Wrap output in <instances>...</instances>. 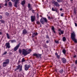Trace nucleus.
Wrapping results in <instances>:
<instances>
[{"instance_id": "6", "label": "nucleus", "mask_w": 77, "mask_h": 77, "mask_svg": "<svg viewBox=\"0 0 77 77\" xmlns=\"http://www.w3.org/2000/svg\"><path fill=\"white\" fill-rule=\"evenodd\" d=\"M19 69L20 72L21 71L22 69V65H19L17 66V68L16 69V70Z\"/></svg>"}, {"instance_id": "9", "label": "nucleus", "mask_w": 77, "mask_h": 77, "mask_svg": "<svg viewBox=\"0 0 77 77\" xmlns=\"http://www.w3.org/2000/svg\"><path fill=\"white\" fill-rule=\"evenodd\" d=\"M20 47V44H18L17 46H16V47H15L14 49V50L15 51H17V50H18V48H19V47Z\"/></svg>"}, {"instance_id": "48", "label": "nucleus", "mask_w": 77, "mask_h": 77, "mask_svg": "<svg viewBox=\"0 0 77 77\" xmlns=\"http://www.w3.org/2000/svg\"><path fill=\"white\" fill-rule=\"evenodd\" d=\"M2 32H0V35H2Z\"/></svg>"}, {"instance_id": "5", "label": "nucleus", "mask_w": 77, "mask_h": 77, "mask_svg": "<svg viewBox=\"0 0 77 77\" xmlns=\"http://www.w3.org/2000/svg\"><path fill=\"white\" fill-rule=\"evenodd\" d=\"M52 3L54 5H55L56 6H57V7H59V6H60V5H59V3L57 2L52 1Z\"/></svg>"}, {"instance_id": "44", "label": "nucleus", "mask_w": 77, "mask_h": 77, "mask_svg": "<svg viewBox=\"0 0 77 77\" xmlns=\"http://www.w3.org/2000/svg\"><path fill=\"white\" fill-rule=\"evenodd\" d=\"M32 13H35V11L34 10H32Z\"/></svg>"}, {"instance_id": "46", "label": "nucleus", "mask_w": 77, "mask_h": 77, "mask_svg": "<svg viewBox=\"0 0 77 77\" xmlns=\"http://www.w3.org/2000/svg\"><path fill=\"white\" fill-rule=\"evenodd\" d=\"M49 41H46V43H47V44H48V43H49Z\"/></svg>"}, {"instance_id": "43", "label": "nucleus", "mask_w": 77, "mask_h": 77, "mask_svg": "<svg viewBox=\"0 0 77 77\" xmlns=\"http://www.w3.org/2000/svg\"><path fill=\"white\" fill-rule=\"evenodd\" d=\"M75 27H77V23H75Z\"/></svg>"}, {"instance_id": "40", "label": "nucleus", "mask_w": 77, "mask_h": 77, "mask_svg": "<svg viewBox=\"0 0 77 77\" xmlns=\"http://www.w3.org/2000/svg\"><path fill=\"white\" fill-rule=\"evenodd\" d=\"M6 53H7V52L6 51H5V52L4 53H3V55H5V54H6Z\"/></svg>"}, {"instance_id": "13", "label": "nucleus", "mask_w": 77, "mask_h": 77, "mask_svg": "<svg viewBox=\"0 0 77 77\" xmlns=\"http://www.w3.org/2000/svg\"><path fill=\"white\" fill-rule=\"evenodd\" d=\"M27 33V30H26V29H24L23 30L22 34H23V35H26V34Z\"/></svg>"}, {"instance_id": "11", "label": "nucleus", "mask_w": 77, "mask_h": 77, "mask_svg": "<svg viewBox=\"0 0 77 77\" xmlns=\"http://www.w3.org/2000/svg\"><path fill=\"white\" fill-rule=\"evenodd\" d=\"M35 17L34 16H31V20L32 22H33V21H35Z\"/></svg>"}, {"instance_id": "17", "label": "nucleus", "mask_w": 77, "mask_h": 77, "mask_svg": "<svg viewBox=\"0 0 77 77\" xmlns=\"http://www.w3.org/2000/svg\"><path fill=\"white\" fill-rule=\"evenodd\" d=\"M25 0H23L22 2L21 5H23V6H24V5H25Z\"/></svg>"}, {"instance_id": "7", "label": "nucleus", "mask_w": 77, "mask_h": 77, "mask_svg": "<svg viewBox=\"0 0 77 77\" xmlns=\"http://www.w3.org/2000/svg\"><path fill=\"white\" fill-rule=\"evenodd\" d=\"M25 71H27L30 67V66L26 64L25 65Z\"/></svg>"}, {"instance_id": "59", "label": "nucleus", "mask_w": 77, "mask_h": 77, "mask_svg": "<svg viewBox=\"0 0 77 77\" xmlns=\"http://www.w3.org/2000/svg\"><path fill=\"white\" fill-rule=\"evenodd\" d=\"M8 1H9V0H8Z\"/></svg>"}, {"instance_id": "23", "label": "nucleus", "mask_w": 77, "mask_h": 77, "mask_svg": "<svg viewBox=\"0 0 77 77\" xmlns=\"http://www.w3.org/2000/svg\"><path fill=\"white\" fill-rule=\"evenodd\" d=\"M63 41L65 42L66 41V38H65V37H63Z\"/></svg>"}, {"instance_id": "36", "label": "nucleus", "mask_w": 77, "mask_h": 77, "mask_svg": "<svg viewBox=\"0 0 77 77\" xmlns=\"http://www.w3.org/2000/svg\"><path fill=\"white\" fill-rule=\"evenodd\" d=\"M37 24H40V22H39V21H37Z\"/></svg>"}, {"instance_id": "35", "label": "nucleus", "mask_w": 77, "mask_h": 77, "mask_svg": "<svg viewBox=\"0 0 77 77\" xmlns=\"http://www.w3.org/2000/svg\"><path fill=\"white\" fill-rule=\"evenodd\" d=\"M57 0V2H62V0Z\"/></svg>"}, {"instance_id": "50", "label": "nucleus", "mask_w": 77, "mask_h": 77, "mask_svg": "<svg viewBox=\"0 0 77 77\" xmlns=\"http://www.w3.org/2000/svg\"><path fill=\"white\" fill-rule=\"evenodd\" d=\"M60 11H62V8H61L60 9Z\"/></svg>"}, {"instance_id": "31", "label": "nucleus", "mask_w": 77, "mask_h": 77, "mask_svg": "<svg viewBox=\"0 0 77 77\" xmlns=\"http://www.w3.org/2000/svg\"><path fill=\"white\" fill-rule=\"evenodd\" d=\"M2 7H3V5L0 4V8H2Z\"/></svg>"}, {"instance_id": "57", "label": "nucleus", "mask_w": 77, "mask_h": 77, "mask_svg": "<svg viewBox=\"0 0 77 77\" xmlns=\"http://www.w3.org/2000/svg\"><path fill=\"white\" fill-rule=\"evenodd\" d=\"M0 68H1V66H0Z\"/></svg>"}, {"instance_id": "54", "label": "nucleus", "mask_w": 77, "mask_h": 77, "mask_svg": "<svg viewBox=\"0 0 77 77\" xmlns=\"http://www.w3.org/2000/svg\"><path fill=\"white\" fill-rule=\"evenodd\" d=\"M55 54H56V55H57H57H57V54L56 53Z\"/></svg>"}, {"instance_id": "29", "label": "nucleus", "mask_w": 77, "mask_h": 77, "mask_svg": "<svg viewBox=\"0 0 77 77\" xmlns=\"http://www.w3.org/2000/svg\"><path fill=\"white\" fill-rule=\"evenodd\" d=\"M41 57V55L40 54L37 55V57Z\"/></svg>"}, {"instance_id": "34", "label": "nucleus", "mask_w": 77, "mask_h": 77, "mask_svg": "<svg viewBox=\"0 0 77 77\" xmlns=\"http://www.w3.org/2000/svg\"><path fill=\"white\" fill-rule=\"evenodd\" d=\"M63 13H62L60 14L61 17H63Z\"/></svg>"}, {"instance_id": "28", "label": "nucleus", "mask_w": 77, "mask_h": 77, "mask_svg": "<svg viewBox=\"0 0 77 77\" xmlns=\"http://www.w3.org/2000/svg\"><path fill=\"white\" fill-rule=\"evenodd\" d=\"M33 56H36V57H37L38 54H33Z\"/></svg>"}, {"instance_id": "10", "label": "nucleus", "mask_w": 77, "mask_h": 77, "mask_svg": "<svg viewBox=\"0 0 77 77\" xmlns=\"http://www.w3.org/2000/svg\"><path fill=\"white\" fill-rule=\"evenodd\" d=\"M28 7L29 9V11H31L32 10V6H31V5L29 3L28 4Z\"/></svg>"}, {"instance_id": "18", "label": "nucleus", "mask_w": 77, "mask_h": 77, "mask_svg": "<svg viewBox=\"0 0 77 77\" xmlns=\"http://www.w3.org/2000/svg\"><path fill=\"white\" fill-rule=\"evenodd\" d=\"M37 33H34V34H33L32 36V37H35V36H36V35H37Z\"/></svg>"}, {"instance_id": "24", "label": "nucleus", "mask_w": 77, "mask_h": 77, "mask_svg": "<svg viewBox=\"0 0 77 77\" xmlns=\"http://www.w3.org/2000/svg\"><path fill=\"white\" fill-rule=\"evenodd\" d=\"M8 5L9 6H12V3L11 2H9L8 3Z\"/></svg>"}, {"instance_id": "37", "label": "nucleus", "mask_w": 77, "mask_h": 77, "mask_svg": "<svg viewBox=\"0 0 77 77\" xmlns=\"http://www.w3.org/2000/svg\"><path fill=\"white\" fill-rule=\"evenodd\" d=\"M57 57L58 59H59L60 58V56L59 55H57Z\"/></svg>"}, {"instance_id": "14", "label": "nucleus", "mask_w": 77, "mask_h": 77, "mask_svg": "<svg viewBox=\"0 0 77 77\" xmlns=\"http://www.w3.org/2000/svg\"><path fill=\"white\" fill-rule=\"evenodd\" d=\"M62 61L63 63H65L66 62V60L64 58H63L62 59Z\"/></svg>"}, {"instance_id": "53", "label": "nucleus", "mask_w": 77, "mask_h": 77, "mask_svg": "<svg viewBox=\"0 0 77 77\" xmlns=\"http://www.w3.org/2000/svg\"><path fill=\"white\" fill-rule=\"evenodd\" d=\"M74 57H76V55H75L74 56Z\"/></svg>"}, {"instance_id": "47", "label": "nucleus", "mask_w": 77, "mask_h": 77, "mask_svg": "<svg viewBox=\"0 0 77 77\" xmlns=\"http://www.w3.org/2000/svg\"><path fill=\"white\" fill-rule=\"evenodd\" d=\"M37 18H39V16H38V14H37Z\"/></svg>"}, {"instance_id": "55", "label": "nucleus", "mask_w": 77, "mask_h": 77, "mask_svg": "<svg viewBox=\"0 0 77 77\" xmlns=\"http://www.w3.org/2000/svg\"><path fill=\"white\" fill-rule=\"evenodd\" d=\"M74 13H75V14H76V13H75V11H74Z\"/></svg>"}, {"instance_id": "21", "label": "nucleus", "mask_w": 77, "mask_h": 77, "mask_svg": "<svg viewBox=\"0 0 77 77\" xmlns=\"http://www.w3.org/2000/svg\"><path fill=\"white\" fill-rule=\"evenodd\" d=\"M62 52L63 53V54H65L66 52V50H65V49H63V50H62Z\"/></svg>"}, {"instance_id": "42", "label": "nucleus", "mask_w": 77, "mask_h": 77, "mask_svg": "<svg viewBox=\"0 0 77 77\" xmlns=\"http://www.w3.org/2000/svg\"><path fill=\"white\" fill-rule=\"evenodd\" d=\"M18 77H23V75H18Z\"/></svg>"}, {"instance_id": "26", "label": "nucleus", "mask_w": 77, "mask_h": 77, "mask_svg": "<svg viewBox=\"0 0 77 77\" xmlns=\"http://www.w3.org/2000/svg\"><path fill=\"white\" fill-rule=\"evenodd\" d=\"M11 42L12 43L13 42H16V41H15V40H11Z\"/></svg>"}, {"instance_id": "45", "label": "nucleus", "mask_w": 77, "mask_h": 77, "mask_svg": "<svg viewBox=\"0 0 77 77\" xmlns=\"http://www.w3.org/2000/svg\"><path fill=\"white\" fill-rule=\"evenodd\" d=\"M2 16H0V19H2Z\"/></svg>"}, {"instance_id": "15", "label": "nucleus", "mask_w": 77, "mask_h": 77, "mask_svg": "<svg viewBox=\"0 0 77 77\" xmlns=\"http://www.w3.org/2000/svg\"><path fill=\"white\" fill-rule=\"evenodd\" d=\"M52 11H55L56 12H58V10H57V9H54V8L53 7L52 8Z\"/></svg>"}, {"instance_id": "27", "label": "nucleus", "mask_w": 77, "mask_h": 77, "mask_svg": "<svg viewBox=\"0 0 77 77\" xmlns=\"http://www.w3.org/2000/svg\"><path fill=\"white\" fill-rule=\"evenodd\" d=\"M5 15H6V16H9V14L8 13L6 12L5 13Z\"/></svg>"}, {"instance_id": "8", "label": "nucleus", "mask_w": 77, "mask_h": 77, "mask_svg": "<svg viewBox=\"0 0 77 77\" xmlns=\"http://www.w3.org/2000/svg\"><path fill=\"white\" fill-rule=\"evenodd\" d=\"M5 45L6 46V48H10L11 46L10 45V44L9 42L6 43L5 44Z\"/></svg>"}, {"instance_id": "49", "label": "nucleus", "mask_w": 77, "mask_h": 77, "mask_svg": "<svg viewBox=\"0 0 77 77\" xmlns=\"http://www.w3.org/2000/svg\"><path fill=\"white\" fill-rule=\"evenodd\" d=\"M56 43H58V41H55Z\"/></svg>"}, {"instance_id": "56", "label": "nucleus", "mask_w": 77, "mask_h": 77, "mask_svg": "<svg viewBox=\"0 0 77 77\" xmlns=\"http://www.w3.org/2000/svg\"><path fill=\"white\" fill-rule=\"evenodd\" d=\"M1 50L0 49V52H1Z\"/></svg>"}, {"instance_id": "16", "label": "nucleus", "mask_w": 77, "mask_h": 77, "mask_svg": "<svg viewBox=\"0 0 77 77\" xmlns=\"http://www.w3.org/2000/svg\"><path fill=\"white\" fill-rule=\"evenodd\" d=\"M51 29H52V31H53V32H54V33H55V31H54V26H52Z\"/></svg>"}, {"instance_id": "51", "label": "nucleus", "mask_w": 77, "mask_h": 77, "mask_svg": "<svg viewBox=\"0 0 77 77\" xmlns=\"http://www.w3.org/2000/svg\"><path fill=\"white\" fill-rule=\"evenodd\" d=\"M48 19H50V16H49L48 17Z\"/></svg>"}, {"instance_id": "1", "label": "nucleus", "mask_w": 77, "mask_h": 77, "mask_svg": "<svg viewBox=\"0 0 77 77\" xmlns=\"http://www.w3.org/2000/svg\"><path fill=\"white\" fill-rule=\"evenodd\" d=\"M31 51H32V50L30 49L28 50L23 49V50L22 54L24 56H26L27 55V54H29Z\"/></svg>"}, {"instance_id": "52", "label": "nucleus", "mask_w": 77, "mask_h": 77, "mask_svg": "<svg viewBox=\"0 0 77 77\" xmlns=\"http://www.w3.org/2000/svg\"><path fill=\"white\" fill-rule=\"evenodd\" d=\"M11 1H12V2H14L15 1V0H11Z\"/></svg>"}, {"instance_id": "19", "label": "nucleus", "mask_w": 77, "mask_h": 77, "mask_svg": "<svg viewBox=\"0 0 77 77\" xmlns=\"http://www.w3.org/2000/svg\"><path fill=\"white\" fill-rule=\"evenodd\" d=\"M7 37L8 39H10V35H9V34L7 33L6 34Z\"/></svg>"}, {"instance_id": "20", "label": "nucleus", "mask_w": 77, "mask_h": 77, "mask_svg": "<svg viewBox=\"0 0 77 77\" xmlns=\"http://www.w3.org/2000/svg\"><path fill=\"white\" fill-rule=\"evenodd\" d=\"M59 72L60 73V74H63V69H61L59 71Z\"/></svg>"}, {"instance_id": "22", "label": "nucleus", "mask_w": 77, "mask_h": 77, "mask_svg": "<svg viewBox=\"0 0 77 77\" xmlns=\"http://www.w3.org/2000/svg\"><path fill=\"white\" fill-rule=\"evenodd\" d=\"M17 5H18V2H15V6L16 8H17Z\"/></svg>"}, {"instance_id": "3", "label": "nucleus", "mask_w": 77, "mask_h": 77, "mask_svg": "<svg viewBox=\"0 0 77 77\" xmlns=\"http://www.w3.org/2000/svg\"><path fill=\"white\" fill-rule=\"evenodd\" d=\"M5 62H3L2 65L4 67H5L7 66V65L9 63V59H6L5 60Z\"/></svg>"}, {"instance_id": "38", "label": "nucleus", "mask_w": 77, "mask_h": 77, "mask_svg": "<svg viewBox=\"0 0 77 77\" xmlns=\"http://www.w3.org/2000/svg\"><path fill=\"white\" fill-rule=\"evenodd\" d=\"M75 65H77V60H76L75 62Z\"/></svg>"}, {"instance_id": "30", "label": "nucleus", "mask_w": 77, "mask_h": 77, "mask_svg": "<svg viewBox=\"0 0 77 77\" xmlns=\"http://www.w3.org/2000/svg\"><path fill=\"white\" fill-rule=\"evenodd\" d=\"M15 2L16 3H19V1H20V0H15Z\"/></svg>"}, {"instance_id": "39", "label": "nucleus", "mask_w": 77, "mask_h": 77, "mask_svg": "<svg viewBox=\"0 0 77 77\" xmlns=\"http://www.w3.org/2000/svg\"><path fill=\"white\" fill-rule=\"evenodd\" d=\"M0 21L1 22V23H3L4 22V20H0Z\"/></svg>"}, {"instance_id": "58", "label": "nucleus", "mask_w": 77, "mask_h": 77, "mask_svg": "<svg viewBox=\"0 0 77 77\" xmlns=\"http://www.w3.org/2000/svg\"><path fill=\"white\" fill-rule=\"evenodd\" d=\"M72 0H70V1H72Z\"/></svg>"}, {"instance_id": "32", "label": "nucleus", "mask_w": 77, "mask_h": 77, "mask_svg": "<svg viewBox=\"0 0 77 77\" xmlns=\"http://www.w3.org/2000/svg\"><path fill=\"white\" fill-rule=\"evenodd\" d=\"M46 38H47V39H49V37L48 36V35H47Z\"/></svg>"}, {"instance_id": "25", "label": "nucleus", "mask_w": 77, "mask_h": 77, "mask_svg": "<svg viewBox=\"0 0 77 77\" xmlns=\"http://www.w3.org/2000/svg\"><path fill=\"white\" fill-rule=\"evenodd\" d=\"M4 6H8V2H6L4 4Z\"/></svg>"}, {"instance_id": "33", "label": "nucleus", "mask_w": 77, "mask_h": 77, "mask_svg": "<svg viewBox=\"0 0 77 77\" xmlns=\"http://www.w3.org/2000/svg\"><path fill=\"white\" fill-rule=\"evenodd\" d=\"M22 62H25V60H24V58H23L22 59Z\"/></svg>"}, {"instance_id": "2", "label": "nucleus", "mask_w": 77, "mask_h": 77, "mask_svg": "<svg viewBox=\"0 0 77 77\" xmlns=\"http://www.w3.org/2000/svg\"><path fill=\"white\" fill-rule=\"evenodd\" d=\"M71 38L72 41H74L75 43H77V40L75 38V34L74 32L71 33Z\"/></svg>"}, {"instance_id": "41", "label": "nucleus", "mask_w": 77, "mask_h": 77, "mask_svg": "<svg viewBox=\"0 0 77 77\" xmlns=\"http://www.w3.org/2000/svg\"><path fill=\"white\" fill-rule=\"evenodd\" d=\"M19 52L20 53V54H21V50H19Z\"/></svg>"}, {"instance_id": "12", "label": "nucleus", "mask_w": 77, "mask_h": 77, "mask_svg": "<svg viewBox=\"0 0 77 77\" xmlns=\"http://www.w3.org/2000/svg\"><path fill=\"white\" fill-rule=\"evenodd\" d=\"M59 33L60 35H61L62 34H63V31L61 30V29H59Z\"/></svg>"}, {"instance_id": "4", "label": "nucleus", "mask_w": 77, "mask_h": 77, "mask_svg": "<svg viewBox=\"0 0 77 77\" xmlns=\"http://www.w3.org/2000/svg\"><path fill=\"white\" fill-rule=\"evenodd\" d=\"M40 22L43 24L45 22V23H47L48 22L47 21V20L46 18L42 17L40 20Z\"/></svg>"}]
</instances>
